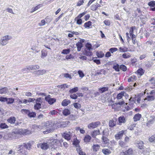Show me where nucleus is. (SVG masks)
Instances as JSON below:
<instances>
[{"label": "nucleus", "instance_id": "f257e3e1", "mask_svg": "<svg viewBox=\"0 0 155 155\" xmlns=\"http://www.w3.org/2000/svg\"><path fill=\"white\" fill-rule=\"evenodd\" d=\"M44 126L46 127V130L43 131V133L44 134L49 133L54 130L53 127L54 123L51 120H49L46 122Z\"/></svg>", "mask_w": 155, "mask_h": 155}, {"label": "nucleus", "instance_id": "f03ea898", "mask_svg": "<svg viewBox=\"0 0 155 155\" xmlns=\"http://www.w3.org/2000/svg\"><path fill=\"white\" fill-rule=\"evenodd\" d=\"M12 38L11 36L9 35H5L2 37L0 40V44L2 46L5 45L8 43V40Z\"/></svg>", "mask_w": 155, "mask_h": 155}, {"label": "nucleus", "instance_id": "7ed1b4c3", "mask_svg": "<svg viewBox=\"0 0 155 155\" xmlns=\"http://www.w3.org/2000/svg\"><path fill=\"white\" fill-rule=\"evenodd\" d=\"M24 133L22 129H14L13 130L12 133L11 134L12 135V136L11 139L15 138L16 136L18 135L23 134Z\"/></svg>", "mask_w": 155, "mask_h": 155}, {"label": "nucleus", "instance_id": "20e7f679", "mask_svg": "<svg viewBox=\"0 0 155 155\" xmlns=\"http://www.w3.org/2000/svg\"><path fill=\"white\" fill-rule=\"evenodd\" d=\"M140 100V99L139 98H137L136 95H135L134 97H132L129 99L130 105V106L131 104L132 105L134 103L136 104L139 103Z\"/></svg>", "mask_w": 155, "mask_h": 155}, {"label": "nucleus", "instance_id": "39448f33", "mask_svg": "<svg viewBox=\"0 0 155 155\" xmlns=\"http://www.w3.org/2000/svg\"><path fill=\"white\" fill-rule=\"evenodd\" d=\"M133 153L132 149L130 148L127 150H122L120 153V155H132Z\"/></svg>", "mask_w": 155, "mask_h": 155}, {"label": "nucleus", "instance_id": "423d86ee", "mask_svg": "<svg viewBox=\"0 0 155 155\" xmlns=\"http://www.w3.org/2000/svg\"><path fill=\"white\" fill-rule=\"evenodd\" d=\"M100 122L99 121L93 122L89 124L87 127L89 129H93L96 128L100 124Z\"/></svg>", "mask_w": 155, "mask_h": 155}, {"label": "nucleus", "instance_id": "0eeeda50", "mask_svg": "<svg viewBox=\"0 0 155 155\" xmlns=\"http://www.w3.org/2000/svg\"><path fill=\"white\" fill-rule=\"evenodd\" d=\"M25 148V143H23V144L19 145L18 148L19 153H21L23 155H25V150L24 148Z\"/></svg>", "mask_w": 155, "mask_h": 155}, {"label": "nucleus", "instance_id": "6e6552de", "mask_svg": "<svg viewBox=\"0 0 155 155\" xmlns=\"http://www.w3.org/2000/svg\"><path fill=\"white\" fill-rule=\"evenodd\" d=\"M45 100L50 104H52L56 101V99L50 98V95H48L45 97Z\"/></svg>", "mask_w": 155, "mask_h": 155}, {"label": "nucleus", "instance_id": "1a4fd4ad", "mask_svg": "<svg viewBox=\"0 0 155 155\" xmlns=\"http://www.w3.org/2000/svg\"><path fill=\"white\" fill-rule=\"evenodd\" d=\"M38 147H40L43 150H47L49 146L46 143H43L37 145Z\"/></svg>", "mask_w": 155, "mask_h": 155}, {"label": "nucleus", "instance_id": "9d476101", "mask_svg": "<svg viewBox=\"0 0 155 155\" xmlns=\"http://www.w3.org/2000/svg\"><path fill=\"white\" fill-rule=\"evenodd\" d=\"M39 66L37 65H30L28 67L26 68H25L24 69H22L23 70H24L27 69L29 70H35L39 69Z\"/></svg>", "mask_w": 155, "mask_h": 155}, {"label": "nucleus", "instance_id": "9b49d317", "mask_svg": "<svg viewBox=\"0 0 155 155\" xmlns=\"http://www.w3.org/2000/svg\"><path fill=\"white\" fill-rule=\"evenodd\" d=\"M125 131L122 130L120 131L118 134L115 135V137L117 140H118L122 138L123 134H125Z\"/></svg>", "mask_w": 155, "mask_h": 155}, {"label": "nucleus", "instance_id": "f8f14e48", "mask_svg": "<svg viewBox=\"0 0 155 155\" xmlns=\"http://www.w3.org/2000/svg\"><path fill=\"white\" fill-rule=\"evenodd\" d=\"M136 143L137 144V146L139 149L141 150L144 149L143 143L142 141L141 140L137 141Z\"/></svg>", "mask_w": 155, "mask_h": 155}, {"label": "nucleus", "instance_id": "ddd939ff", "mask_svg": "<svg viewBox=\"0 0 155 155\" xmlns=\"http://www.w3.org/2000/svg\"><path fill=\"white\" fill-rule=\"evenodd\" d=\"M7 121L11 124H15L16 121V118L14 117H11L7 120Z\"/></svg>", "mask_w": 155, "mask_h": 155}, {"label": "nucleus", "instance_id": "4468645a", "mask_svg": "<svg viewBox=\"0 0 155 155\" xmlns=\"http://www.w3.org/2000/svg\"><path fill=\"white\" fill-rule=\"evenodd\" d=\"M118 144L121 147L123 148H125L128 147L127 143L122 140L119 141Z\"/></svg>", "mask_w": 155, "mask_h": 155}, {"label": "nucleus", "instance_id": "2eb2a0df", "mask_svg": "<svg viewBox=\"0 0 155 155\" xmlns=\"http://www.w3.org/2000/svg\"><path fill=\"white\" fill-rule=\"evenodd\" d=\"M33 143V141H29L27 143H25V148L28 150H30L31 149Z\"/></svg>", "mask_w": 155, "mask_h": 155}, {"label": "nucleus", "instance_id": "dca6fc26", "mask_svg": "<svg viewBox=\"0 0 155 155\" xmlns=\"http://www.w3.org/2000/svg\"><path fill=\"white\" fill-rule=\"evenodd\" d=\"M62 136L64 138L67 140H70L71 137L68 134H67L65 132L63 133L62 134Z\"/></svg>", "mask_w": 155, "mask_h": 155}, {"label": "nucleus", "instance_id": "f3484780", "mask_svg": "<svg viewBox=\"0 0 155 155\" xmlns=\"http://www.w3.org/2000/svg\"><path fill=\"white\" fill-rule=\"evenodd\" d=\"M41 98L39 97L36 99H35V104L34 107H39L41 106Z\"/></svg>", "mask_w": 155, "mask_h": 155}, {"label": "nucleus", "instance_id": "a211bd4d", "mask_svg": "<svg viewBox=\"0 0 155 155\" xmlns=\"http://www.w3.org/2000/svg\"><path fill=\"white\" fill-rule=\"evenodd\" d=\"M100 134V131L99 130H94L92 133L91 136L93 137L94 138L97 135Z\"/></svg>", "mask_w": 155, "mask_h": 155}, {"label": "nucleus", "instance_id": "6ab92c4d", "mask_svg": "<svg viewBox=\"0 0 155 155\" xmlns=\"http://www.w3.org/2000/svg\"><path fill=\"white\" fill-rule=\"evenodd\" d=\"M141 117V115L140 114H136L133 117L134 121L135 122L140 120Z\"/></svg>", "mask_w": 155, "mask_h": 155}, {"label": "nucleus", "instance_id": "aec40b11", "mask_svg": "<svg viewBox=\"0 0 155 155\" xmlns=\"http://www.w3.org/2000/svg\"><path fill=\"white\" fill-rule=\"evenodd\" d=\"M76 150L78 155H86L85 153L82 151V149L79 147L77 148Z\"/></svg>", "mask_w": 155, "mask_h": 155}, {"label": "nucleus", "instance_id": "412c9836", "mask_svg": "<svg viewBox=\"0 0 155 155\" xmlns=\"http://www.w3.org/2000/svg\"><path fill=\"white\" fill-rule=\"evenodd\" d=\"M70 101L68 99H64L62 101L61 104L63 106H66L70 103Z\"/></svg>", "mask_w": 155, "mask_h": 155}, {"label": "nucleus", "instance_id": "4be33fe9", "mask_svg": "<svg viewBox=\"0 0 155 155\" xmlns=\"http://www.w3.org/2000/svg\"><path fill=\"white\" fill-rule=\"evenodd\" d=\"M8 91V89L6 87H4L0 88V94H5Z\"/></svg>", "mask_w": 155, "mask_h": 155}, {"label": "nucleus", "instance_id": "5701e85b", "mask_svg": "<svg viewBox=\"0 0 155 155\" xmlns=\"http://www.w3.org/2000/svg\"><path fill=\"white\" fill-rule=\"evenodd\" d=\"M41 57L42 58H44L47 55L48 52L45 49H43L41 51Z\"/></svg>", "mask_w": 155, "mask_h": 155}, {"label": "nucleus", "instance_id": "b1692460", "mask_svg": "<svg viewBox=\"0 0 155 155\" xmlns=\"http://www.w3.org/2000/svg\"><path fill=\"white\" fill-rule=\"evenodd\" d=\"M15 101V99L14 98H7V97L6 99V103L8 104H12Z\"/></svg>", "mask_w": 155, "mask_h": 155}, {"label": "nucleus", "instance_id": "393cba45", "mask_svg": "<svg viewBox=\"0 0 155 155\" xmlns=\"http://www.w3.org/2000/svg\"><path fill=\"white\" fill-rule=\"evenodd\" d=\"M91 139V137L88 135H87L84 137V142L88 143L90 142Z\"/></svg>", "mask_w": 155, "mask_h": 155}, {"label": "nucleus", "instance_id": "a878e982", "mask_svg": "<svg viewBox=\"0 0 155 155\" xmlns=\"http://www.w3.org/2000/svg\"><path fill=\"white\" fill-rule=\"evenodd\" d=\"M100 148V146L99 144H94L92 146L93 150L95 151H98Z\"/></svg>", "mask_w": 155, "mask_h": 155}, {"label": "nucleus", "instance_id": "bb28decb", "mask_svg": "<svg viewBox=\"0 0 155 155\" xmlns=\"http://www.w3.org/2000/svg\"><path fill=\"white\" fill-rule=\"evenodd\" d=\"M102 152L105 155H109L111 152L110 150L107 149H104L102 150Z\"/></svg>", "mask_w": 155, "mask_h": 155}, {"label": "nucleus", "instance_id": "cd10ccee", "mask_svg": "<svg viewBox=\"0 0 155 155\" xmlns=\"http://www.w3.org/2000/svg\"><path fill=\"white\" fill-rule=\"evenodd\" d=\"M76 46L78 51H80L81 48L83 47L82 44L81 42H78L76 44Z\"/></svg>", "mask_w": 155, "mask_h": 155}, {"label": "nucleus", "instance_id": "c85d7f7f", "mask_svg": "<svg viewBox=\"0 0 155 155\" xmlns=\"http://www.w3.org/2000/svg\"><path fill=\"white\" fill-rule=\"evenodd\" d=\"M71 50L69 48L64 49L61 51V53L64 54H67L70 52Z\"/></svg>", "mask_w": 155, "mask_h": 155}, {"label": "nucleus", "instance_id": "c756f323", "mask_svg": "<svg viewBox=\"0 0 155 155\" xmlns=\"http://www.w3.org/2000/svg\"><path fill=\"white\" fill-rule=\"evenodd\" d=\"M69 123L70 122L68 121L63 122L61 123L60 127H66Z\"/></svg>", "mask_w": 155, "mask_h": 155}, {"label": "nucleus", "instance_id": "7c9ffc66", "mask_svg": "<svg viewBox=\"0 0 155 155\" xmlns=\"http://www.w3.org/2000/svg\"><path fill=\"white\" fill-rule=\"evenodd\" d=\"M118 120L120 123H124L126 122L125 117L124 116H121L118 118Z\"/></svg>", "mask_w": 155, "mask_h": 155}, {"label": "nucleus", "instance_id": "2f4dec72", "mask_svg": "<svg viewBox=\"0 0 155 155\" xmlns=\"http://www.w3.org/2000/svg\"><path fill=\"white\" fill-rule=\"evenodd\" d=\"M116 125V122L114 120H110L109 122V125L111 127H113Z\"/></svg>", "mask_w": 155, "mask_h": 155}, {"label": "nucleus", "instance_id": "473e14b6", "mask_svg": "<svg viewBox=\"0 0 155 155\" xmlns=\"http://www.w3.org/2000/svg\"><path fill=\"white\" fill-rule=\"evenodd\" d=\"M36 113L35 112H30L28 115V117L30 118H34L36 117Z\"/></svg>", "mask_w": 155, "mask_h": 155}, {"label": "nucleus", "instance_id": "72a5a7b5", "mask_svg": "<svg viewBox=\"0 0 155 155\" xmlns=\"http://www.w3.org/2000/svg\"><path fill=\"white\" fill-rule=\"evenodd\" d=\"M108 90V88L107 87H103L99 89V91L101 93H102Z\"/></svg>", "mask_w": 155, "mask_h": 155}, {"label": "nucleus", "instance_id": "f704fd0d", "mask_svg": "<svg viewBox=\"0 0 155 155\" xmlns=\"http://www.w3.org/2000/svg\"><path fill=\"white\" fill-rule=\"evenodd\" d=\"M63 113L64 115L67 116L69 115L71 113L70 110L68 109H65L63 111Z\"/></svg>", "mask_w": 155, "mask_h": 155}, {"label": "nucleus", "instance_id": "c9c22d12", "mask_svg": "<svg viewBox=\"0 0 155 155\" xmlns=\"http://www.w3.org/2000/svg\"><path fill=\"white\" fill-rule=\"evenodd\" d=\"M85 46L89 51H91L92 49V45L89 43H86L85 45Z\"/></svg>", "mask_w": 155, "mask_h": 155}, {"label": "nucleus", "instance_id": "e433bc0d", "mask_svg": "<svg viewBox=\"0 0 155 155\" xmlns=\"http://www.w3.org/2000/svg\"><path fill=\"white\" fill-rule=\"evenodd\" d=\"M124 91H122L118 94L117 96V100L121 99L124 96Z\"/></svg>", "mask_w": 155, "mask_h": 155}, {"label": "nucleus", "instance_id": "4c0bfd02", "mask_svg": "<svg viewBox=\"0 0 155 155\" xmlns=\"http://www.w3.org/2000/svg\"><path fill=\"white\" fill-rule=\"evenodd\" d=\"M46 71L45 70H39L36 71V74L38 75H43L45 73Z\"/></svg>", "mask_w": 155, "mask_h": 155}, {"label": "nucleus", "instance_id": "58836bf2", "mask_svg": "<svg viewBox=\"0 0 155 155\" xmlns=\"http://www.w3.org/2000/svg\"><path fill=\"white\" fill-rule=\"evenodd\" d=\"M122 57L124 58H128L130 57L131 55L129 53H124L122 54Z\"/></svg>", "mask_w": 155, "mask_h": 155}, {"label": "nucleus", "instance_id": "ea45409f", "mask_svg": "<svg viewBox=\"0 0 155 155\" xmlns=\"http://www.w3.org/2000/svg\"><path fill=\"white\" fill-rule=\"evenodd\" d=\"M155 97L153 96L150 95L147 96L146 98V100L148 101H153L154 100Z\"/></svg>", "mask_w": 155, "mask_h": 155}, {"label": "nucleus", "instance_id": "a19ab883", "mask_svg": "<svg viewBox=\"0 0 155 155\" xmlns=\"http://www.w3.org/2000/svg\"><path fill=\"white\" fill-rule=\"evenodd\" d=\"M8 128V126L5 123H2L0 124V128L4 129Z\"/></svg>", "mask_w": 155, "mask_h": 155}, {"label": "nucleus", "instance_id": "79ce46f5", "mask_svg": "<svg viewBox=\"0 0 155 155\" xmlns=\"http://www.w3.org/2000/svg\"><path fill=\"white\" fill-rule=\"evenodd\" d=\"M137 72L138 75L141 76L144 74V71L142 69L140 68L137 71Z\"/></svg>", "mask_w": 155, "mask_h": 155}, {"label": "nucleus", "instance_id": "37998d69", "mask_svg": "<svg viewBox=\"0 0 155 155\" xmlns=\"http://www.w3.org/2000/svg\"><path fill=\"white\" fill-rule=\"evenodd\" d=\"M102 140L104 143L106 144L109 142V140L106 137H102Z\"/></svg>", "mask_w": 155, "mask_h": 155}, {"label": "nucleus", "instance_id": "c03bdc74", "mask_svg": "<svg viewBox=\"0 0 155 155\" xmlns=\"http://www.w3.org/2000/svg\"><path fill=\"white\" fill-rule=\"evenodd\" d=\"M136 77L134 75L130 77L128 80V82H130L131 81H134V80L136 79Z\"/></svg>", "mask_w": 155, "mask_h": 155}, {"label": "nucleus", "instance_id": "a18cd8bd", "mask_svg": "<svg viewBox=\"0 0 155 155\" xmlns=\"http://www.w3.org/2000/svg\"><path fill=\"white\" fill-rule=\"evenodd\" d=\"M91 25V21H89L88 22H86L84 24V26L85 28H89L90 26Z\"/></svg>", "mask_w": 155, "mask_h": 155}, {"label": "nucleus", "instance_id": "49530a36", "mask_svg": "<svg viewBox=\"0 0 155 155\" xmlns=\"http://www.w3.org/2000/svg\"><path fill=\"white\" fill-rule=\"evenodd\" d=\"M78 90V88L76 87L70 89L69 91V92L71 93H73L76 92Z\"/></svg>", "mask_w": 155, "mask_h": 155}, {"label": "nucleus", "instance_id": "de8ad7c7", "mask_svg": "<svg viewBox=\"0 0 155 155\" xmlns=\"http://www.w3.org/2000/svg\"><path fill=\"white\" fill-rule=\"evenodd\" d=\"M78 74L79 75V77L81 78H82L84 76V73H83L82 71L81 70H79L78 72Z\"/></svg>", "mask_w": 155, "mask_h": 155}, {"label": "nucleus", "instance_id": "09e8293b", "mask_svg": "<svg viewBox=\"0 0 155 155\" xmlns=\"http://www.w3.org/2000/svg\"><path fill=\"white\" fill-rule=\"evenodd\" d=\"M73 55L71 54H70L69 55H67L66 57L65 58H64L63 59V60H65V59H67V60L70 59H73Z\"/></svg>", "mask_w": 155, "mask_h": 155}, {"label": "nucleus", "instance_id": "8fccbe9b", "mask_svg": "<svg viewBox=\"0 0 155 155\" xmlns=\"http://www.w3.org/2000/svg\"><path fill=\"white\" fill-rule=\"evenodd\" d=\"M96 54L98 58H101L103 57L104 55V54L101 51L97 52Z\"/></svg>", "mask_w": 155, "mask_h": 155}, {"label": "nucleus", "instance_id": "3c124183", "mask_svg": "<svg viewBox=\"0 0 155 155\" xmlns=\"http://www.w3.org/2000/svg\"><path fill=\"white\" fill-rule=\"evenodd\" d=\"M113 68L117 71H120L119 65L117 64L114 65L113 67Z\"/></svg>", "mask_w": 155, "mask_h": 155}, {"label": "nucleus", "instance_id": "603ef678", "mask_svg": "<svg viewBox=\"0 0 155 155\" xmlns=\"http://www.w3.org/2000/svg\"><path fill=\"white\" fill-rule=\"evenodd\" d=\"M155 140V134L152 135L149 138V140L150 142H152Z\"/></svg>", "mask_w": 155, "mask_h": 155}, {"label": "nucleus", "instance_id": "864d4df0", "mask_svg": "<svg viewBox=\"0 0 155 155\" xmlns=\"http://www.w3.org/2000/svg\"><path fill=\"white\" fill-rule=\"evenodd\" d=\"M124 102L123 100L122 101H116L115 103V104L117 105H118L121 106V105H122L124 104Z\"/></svg>", "mask_w": 155, "mask_h": 155}, {"label": "nucleus", "instance_id": "5fc2aeb1", "mask_svg": "<svg viewBox=\"0 0 155 155\" xmlns=\"http://www.w3.org/2000/svg\"><path fill=\"white\" fill-rule=\"evenodd\" d=\"M148 5L150 7H154L155 6V1H150L149 2Z\"/></svg>", "mask_w": 155, "mask_h": 155}, {"label": "nucleus", "instance_id": "6e6d98bb", "mask_svg": "<svg viewBox=\"0 0 155 155\" xmlns=\"http://www.w3.org/2000/svg\"><path fill=\"white\" fill-rule=\"evenodd\" d=\"M40 7V5H37L34 8H32V11H31L30 12L31 13H33V12L37 10Z\"/></svg>", "mask_w": 155, "mask_h": 155}, {"label": "nucleus", "instance_id": "4d7b16f0", "mask_svg": "<svg viewBox=\"0 0 155 155\" xmlns=\"http://www.w3.org/2000/svg\"><path fill=\"white\" fill-rule=\"evenodd\" d=\"M21 111L22 113H25L28 116V113H29L30 111L28 110L22 109L21 110Z\"/></svg>", "mask_w": 155, "mask_h": 155}, {"label": "nucleus", "instance_id": "13d9d810", "mask_svg": "<svg viewBox=\"0 0 155 155\" xmlns=\"http://www.w3.org/2000/svg\"><path fill=\"white\" fill-rule=\"evenodd\" d=\"M86 14V12H84L80 14L76 18V19L81 18L84 15Z\"/></svg>", "mask_w": 155, "mask_h": 155}, {"label": "nucleus", "instance_id": "bf43d9fd", "mask_svg": "<svg viewBox=\"0 0 155 155\" xmlns=\"http://www.w3.org/2000/svg\"><path fill=\"white\" fill-rule=\"evenodd\" d=\"M102 137H106L108 136V133L105 130H104L102 132Z\"/></svg>", "mask_w": 155, "mask_h": 155}, {"label": "nucleus", "instance_id": "052dcab7", "mask_svg": "<svg viewBox=\"0 0 155 155\" xmlns=\"http://www.w3.org/2000/svg\"><path fill=\"white\" fill-rule=\"evenodd\" d=\"M84 0H79L77 3V6H80L84 3Z\"/></svg>", "mask_w": 155, "mask_h": 155}, {"label": "nucleus", "instance_id": "680f3d73", "mask_svg": "<svg viewBox=\"0 0 155 155\" xmlns=\"http://www.w3.org/2000/svg\"><path fill=\"white\" fill-rule=\"evenodd\" d=\"M120 68L124 71H126L127 69L126 67L124 65H121L120 66Z\"/></svg>", "mask_w": 155, "mask_h": 155}, {"label": "nucleus", "instance_id": "e2e57ef3", "mask_svg": "<svg viewBox=\"0 0 155 155\" xmlns=\"http://www.w3.org/2000/svg\"><path fill=\"white\" fill-rule=\"evenodd\" d=\"M154 120V118H152L149 120L147 124V126H148V125L150 124H152Z\"/></svg>", "mask_w": 155, "mask_h": 155}, {"label": "nucleus", "instance_id": "0e129e2a", "mask_svg": "<svg viewBox=\"0 0 155 155\" xmlns=\"http://www.w3.org/2000/svg\"><path fill=\"white\" fill-rule=\"evenodd\" d=\"M104 23L106 26H109L110 25V21L109 20H105L104 21Z\"/></svg>", "mask_w": 155, "mask_h": 155}, {"label": "nucleus", "instance_id": "69168bd1", "mask_svg": "<svg viewBox=\"0 0 155 155\" xmlns=\"http://www.w3.org/2000/svg\"><path fill=\"white\" fill-rule=\"evenodd\" d=\"M58 87H60L61 88H65V87L68 88V86L66 84H64L58 86Z\"/></svg>", "mask_w": 155, "mask_h": 155}, {"label": "nucleus", "instance_id": "338daca9", "mask_svg": "<svg viewBox=\"0 0 155 155\" xmlns=\"http://www.w3.org/2000/svg\"><path fill=\"white\" fill-rule=\"evenodd\" d=\"M78 97L77 95L76 94H71L70 95V97L71 98L73 99H76Z\"/></svg>", "mask_w": 155, "mask_h": 155}, {"label": "nucleus", "instance_id": "774afa93", "mask_svg": "<svg viewBox=\"0 0 155 155\" xmlns=\"http://www.w3.org/2000/svg\"><path fill=\"white\" fill-rule=\"evenodd\" d=\"M45 20H42L41 22L39 23L38 25L39 26H42L45 25Z\"/></svg>", "mask_w": 155, "mask_h": 155}]
</instances>
